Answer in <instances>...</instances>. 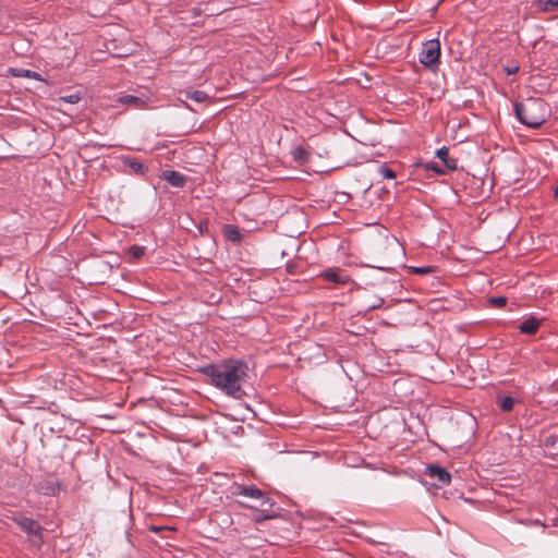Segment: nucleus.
I'll return each instance as SVG.
<instances>
[{"label": "nucleus", "instance_id": "1", "mask_svg": "<svg viewBox=\"0 0 558 558\" xmlns=\"http://www.w3.org/2000/svg\"><path fill=\"white\" fill-rule=\"evenodd\" d=\"M247 365L236 360L207 365L203 368V373L210 377L211 385L234 399H241L244 396L242 385L247 377Z\"/></svg>", "mask_w": 558, "mask_h": 558}, {"label": "nucleus", "instance_id": "2", "mask_svg": "<svg viewBox=\"0 0 558 558\" xmlns=\"http://www.w3.org/2000/svg\"><path fill=\"white\" fill-rule=\"evenodd\" d=\"M519 121L529 128H539L548 117L546 102L538 97H529L514 104Z\"/></svg>", "mask_w": 558, "mask_h": 558}, {"label": "nucleus", "instance_id": "3", "mask_svg": "<svg viewBox=\"0 0 558 558\" xmlns=\"http://www.w3.org/2000/svg\"><path fill=\"white\" fill-rule=\"evenodd\" d=\"M440 43L438 39L427 40L422 45L420 62L432 71H437L440 63Z\"/></svg>", "mask_w": 558, "mask_h": 558}, {"label": "nucleus", "instance_id": "4", "mask_svg": "<svg viewBox=\"0 0 558 558\" xmlns=\"http://www.w3.org/2000/svg\"><path fill=\"white\" fill-rule=\"evenodd\" d=\"M319 276L327 282H332L340 286L348 284L352 281L350 275L345 270L338 267L325 269L320 272Z\"/></svg>", "mask_w": 558, "mask_h": 558}, {"label": "nucleus", "instance_id": "5", "mask_svg": "<svg viewBox=\"0 0 558 558\" xmlns=\"http://www.w3.org/2000/svg\"><path fill=\"white\" fill-rule=\"evenodd\" d=\"M425 475L429 476L437 486L448 485L451 481V476L448 471L436 464H428L425 468Z\"/></svg>", "mask_w": 558, "mask_h": 558}, {"label": "nucleus", "instance_id": "6", "mask_svg": "<svg viewBox=\"0 0 558 558\" xmlns=\"http://www.w3.org/2000/svg\"><path fill=\"white\" fill-rule=\"evenodd\" d=\"M233 494L238 495V496L250 497L253 499H262L263 500L262 505L268 502V498H266L264 493L259 488H257L255 485L240 486L238 488V490L234 492Z\"/></svg>", "mask_w": 558, "mask_h": 558}, {"label": "nucleus", "instance_id": "7", "mask_svg": "<svg viewBox=\"0 0 558 558\" xmlns=\"http://www.w3.org/2000/svg\"><path fill=\"white\" fill-rule=\"evenodd\" d=\"M36 490L45 496H54L59 492V484L54 480L47 478L37 484Z\"/></svg>", "mask_w": 558, "mask_h": 558}, {"label": "nucleus", "instance_id": "8", "mask_svg": "<svg viewBox=\"0 0 558 558\" xmlns=\"http://www.w3.org/2000/svg\"><path fill=\"white\" fill-rule=\"evenodd\" d=\"M117 101L132 109H143L146 106V99L133 95L120 96Z\"/></svg>", "mask_w": 558, "mask_h": 558}, {"label": "nucleus", "instance_id": "9", "mask_svg": "<svg viewBox=\"0 0 558 558\" xmlns=\"http://www.w3.org/2000/svg\"><path fill=\"white\" fill-rule=\"evenodd\" d=\"M162 179L166 180L169 184L175 187H182L185 184V177L174 170H167L162 173Z\"/></svg>", "mask_w": 558, "mask_h": 558}, {"label": "nucleus", "instance_id": "10", "mask_svg": "<svg viewBox=\"0 0 558 558\" xmlns=\"http://www.w3.org/2000/svg\"><path fill=\"white\" fill-rule=\"evenodd\" d=\"M541 326V319L536 317H529L519 326V330L525 335H535Z\"/></svg>", "mask_w": 558, "mask_h": 558}, {"label": "nucleus", "instance_id": "11", "mask_svg": "<svg viewBox=\"0 0 558 558\" xmlns=\"http://www.w3.org/2000/svg\"><path fill=\"white\" fill-rule=\"evenodd\" d=\"M436 156L445 163L448 170H456L458 167V161L454 158H450L448 154V149L446 147H441L436 150Z\"/></svg>", "mask_w": 558, "mask_h": 558}, {"label": "nucleus", "instance_id": "12", "mask_svg": "<svg viewBox=\"0 0 558 558\" xmlns=\"http://www.w3.org/2000/svg\"><path fill=\"white\" fill-rule=\"evenodd\" d=\"M17 524L21 526V529L26 532L29 536L35 533L41 531L40 525L29 518H22L17 520Z\"/></svg>", "mask_w": 558, "mask_h": 558}, {"label": "nucleus", "instance_id": "13", "mask_svg": "<svg viewBox=\"0 0 558 558\" xmlns=\"http://www.w3.org/2000/svg\"><path fill=\"white\" fill-rule=\"evenodd\" d=\"M184 95H185L186 99H190V100L198 102V104H203V102L207 101L209 98L208 95L203 90L185 92Z\"/></svg>", "mask_w": 558, "mask_h": 558}, {"label": "nucleus", "instance_id": "14", "mask_svg": "<svg viewBox=\"0 0 558 558\" xmlns=\"http://www.w3.org/2000/svg\"><path fill=\"white\" fill-rule=\"evenodd\" d=\"M498 404L505 412H510L513 409L515 400L510 396L498 395Z\"/></svg>", "mask_w": 558, "mask_h": 558}, {"label": "nucleus", "instance_id": "15", "mask_svg": "<svg viewBox=\"0 0 558 558\" xmlns=\"http://www.w3.org/2000/svg\"><path fill=\"white\" fill-rule=\"evenodd\" d=\"M537 7L543 12L558 11V0H537Z\"/></svg>", "mask_w": 558, "mask_h": 558}, {"label": "nucleus", "instance_id": "16", "mask_svg": "<svg viewBox=\"0 0 558 558\" xmlns=\"http://www.w3.org/2000/svg\"><path fill=\"white\" fill-rule=\"evenodd\" d=\"M223 233L226 235V238L232 242H239L241 240V234L239 232V230L233 227V226H226L223 228Z\"/></svg>", "mask_w": 558, "mask_h": 558}, {"label": "nucleus", "instance_id": "17", "mask_svg": "<svg viewBox=\"0 0 558 558\" xmlns=\"http://www.w3.org/2000/svg\"><path fill=\"white\" fill-rule=\"evenodd\" d=\"M129 255L134 258V259H140L144 253H145V247L143 246H137V245H132L129 251H128Z\"/></svg>", "mask_w": 558, "mask_h": 558}, {"label": "nucleus", "instance_id": "18", "mask_svg": "<svg viewBox=\"0 0 558 558\" xmlns=\"http://www.w3.org/2000/svg\"><path fill=\"white\" fill-rule=\"evenodd\" d=\"M379 173L385 178V179H395L396 178V173L393 172L392 169L388 168L387 166L383 165L379 167L378 169Z\"/></svg>", "mask_w": 558, "mask_h": 558}, {"label": "nucleus", "instance_id": "19", "mask_svg": "<svg viewBox=\"0 0 558 558\" xmlns=\"http://www.w3.org/2000/svg\"><path fill=\"white\" fill-rule=\"evenodd\" d=\"M383 302H384L383 299L374 298V299L365 302V307L367 310H375V308L380 307Z\"/></svg>", "mask_w": 558, "mask_h": 558}, {"label": "nucleus", "instance_id": "20", "mask_svg": "<svg viewBox=\"0 0 558 558\" xmlns=\"http://www.w3.org/2000/svg\"><path fill=\"white\" fill-rule=\"evenodd\" d=\"M424 167H425V169L432 170V171H434L437 174H445L446 173V171L442 168H440L436 162H433V161L426 162Z\"/></svg>", "mask_w": 558, "mask_h": 558}, {"label": "nucleus", "instance_id": "21", "mask_svg": "<svg viewBox=\"0 0 558 558\" xmlns=\"http://www.w3.org/2000/svg\"><path fill=\"white\" fill-rule=\"evenodd\" d=\"M293 155H294V158L300 162H304L307 158V153L301 147L296 148L293 151Z\"/></svg>", "mask_w": 558, "mask_h": 558}, {"label": "nucleus", "instance_id": "22", "mask_svg": "<svg viewBox=\"0 0 558 558\" xmlns=\"http://www.w3.org/2000/svg\"><path fill=\"white\" fill-rule=\"evenodd\" d=\"M489 303L497 307H502L506 305L507 299L505 296H495L489 299Z\"/></svg>", "mask_w": 558, "mask_h": 558}, {"label": "nucleus", "instance_id": "23", "mask_svg": "<svg viewBox=\"0 0 558 558\" xmlns=\"http://www.w3.org/2000/svg\"><path fill=\"white\" fill-rule=\"evenodd\" d=\"M81 97L77 94H72L69 96L60 97V101L68 102V104H76Z\"/></svg>", "mask_w": 558, "mask_h": 558}, {"label": "nucleus", "instance_id": "24", "mask_svg": "<svg viewBox=\"0 0 558 558\" xmlns=\"http://www.w3.org/2000/svg\"><path fill=\"white\" fill-rule=\"evenodd\" d=\"M29 541L35 545V546H40L43 544V537H41V533L40 531L39 532H35L33 533L31 536H29Z\"/></svg>", "mask_w": 558, "mask_h": 558}, {"label": "nucleus", "instance_id": "25", "mask_svg": "<svg viewBox=\"0 0 558 558\" xmlns=\"http://www.w3.org/2000/svg\"><path fill=\"white\" fill-rule=\"evenodd\" d=\"M130 167L135 171V172H143L146 168L144 165H142L141 162L138 161H131L130 162Z\"/></svg>", "mask_w": 558, "mask_h": 558}, {"label": "nucleus", "instance_id": "26", "mask_svg": "<svg viewBox=\"0 0 558 558\" xmlns=\"http://www.w3.org/2000/svg\"><path fill=\"white\" fill-rule=\"evenodd\" d=\"M414 272L416 274H428L432 271L430 267H420V268H413Z\"/></svg>", "mask_w": 558, "mask_h": 558}, {"label": "nucleus", "instance_id": "27", "mask_svg": "<svg viewBox=\"0 0 558 558\" xmlns=\"http://www.w3.org/2000/svg\"><path fill=\"white\" fill-rule=\"evenodd\" d=\"M270 518H271L270 515L256 517V518H255V521H256V522H262L263 520H267V519H270Z\"/></svg>", "mask_w": 558, "mask_h": 558}, {"label": "nucleus", "instance_id": "28", "mask_svg": "<svg viewBox=\"0 0 558 558\" xmlns=\"http://www.w3.org/2000/svg\"><path fill=\"white\" fill-rule=\"evenodd\" d=\"M555 196L558 198V185L555 189Z\"/></svg>", "mask_w": 558, "mask_h": 558}, {"label": "nucleus", "instance_id": "29", "mask_svg": "<svg viewBox=\"0 0 558 558\" xmlns=\"http://www.w3.org/2000/svg\"><path fill=\"white\" fill-rule=\"evenodd\" d=\"M151 530H153V531H155V532H158V531H159V529H158V527H155V526H153V527H151Z\"/></svg>", "mask_w": 558, "mask_h": 558}]
</instances>
